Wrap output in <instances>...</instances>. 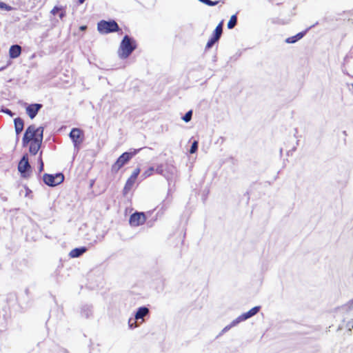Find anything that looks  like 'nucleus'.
Masks as SVG:
<instances>
[{
	"instance_id": "f257e3e1",
	"label": "nucleus",
	"mask_w": 353,
	"mask_h": 353,
	"mask_svg": "<svg viewBox=\"0 0 353 353\" xmlns=\"http://www.w3.org/2000/svg\"><path fill=\"white\" fill-rule=\"evenodd\" d=\"M43 129L42 127L29 126L23 138V145H29L31 154H36L39 151L43 139Z\"/></svg>"
},
{
	"instance_id": "f03ea898",
	"label": "nucleus",
	"mask_w": 353,
	"mask_h": 353,
	"mask_svg": "<svg viewBox=\"0 0 353 353\" xmlns=\"http://www.w3.org/2000/svg\"><path fill=\"white\" fill-rule=\"evenodd\" d=\"M136 48V43L128 36H125L122 39L117 51L118 57L124 59L128 58L132 51Z\"/></svg>"
},
{
	"instance_id": "7ed1b4c3",
	"label": "nucleus",
	"mask_w": 353,
	"mask_h": 353,
	"mask_svg": "<svg viewBox=\"0 0 353 353\" xmlns=\"http://www.w3.org/2000/svg\"><path fill=\"white\" fill-rule=\"evenodd\" d=\"M118 30L119 26L114 21L101 20L97 23V30L102 34L115 32Z\"/></svg>"
},
{
	"instance_id": "20e7f679",
	"label": "nucleus",
	"mask_w": 353,
	"mask_h": 353,
	"mask_svg": "<svg viewBox=\"0 0 353 353\" xmlns=\"http://www.w3.org/2000/svg\"><path fill=\"white\" fill-rule=\"evenodd\" d=\"M43 179L47 185L53 187L61 184L64 180V176L62 173L44 174Z\"/></svg>"
},
{
	"instance_id": "39448f33",
	"label": "nucleus",
	"mask_w": 353,
	"mask_h": 353,
	"mask_svg": "<svg viewBox=\"0 0 353 353\" xmlns=\"http://www.w3.org/2000/svg\"><path fill=\"white\" fill-rule=\"evenodd\" d=\"M136 154L133 152H124L117 159L112 166V170L117 172Z\"/></svg>"
},
{
	"instance_id": "423d86ee",
	"label": "nucleus",
	"mask_w": 353,
	"mask_h": 353,
	"mask_svg": "<svg viewBox=\"0 0 353 353\" xmlns=\"http://www.w3.org/2000/svg\"><path fill=\"white\" fill-rule=\"evenodd\" d=\"M18 171L23 177H28L31 172V167L26 155L23 156L18 165Z\"/></svg>"
},
{
	"instance_id": "0eeeda50",
	"label": "nucleus",
	"mask_w": 353,
	"mask_h": 353,
	"mask_svg": "<svg viewBox=\"0 0 353 353\" xmlns=\"http://www.w3.org/2000/svg\"><path fill=\"white\" fill-rule=\"evenodd\" d=\"M145 221V216L143 212H134L129 219V223L131 227H138L143 225Z\"/></svg>"
},
{
	"instance_id": "6e6552de",
	"label": "nucleus",
	"mask_w": 353,
	"mask_h": 353,
	"mask_svg": "<svg viewBox=\"0 0 353 353\" xmlns=\"http://www.w3.org/2000/svg\"><path fill=\"white\" fill-rule=\"evenodd\" d=\"M260 310V306H256L250 309L248 312L242 314L240 315L237 319H236L234 321H233L231 323V326H234L239 323L241 321H245L253 316H254L256 314L259 312Z\"/></svg>"
},
{
	"instance_id": "1a4fd4ad",
	"label": "nucleus",
	"mask_w": 353,
	"mask_h": 353,
	"mask_svg": "<svg viewBox=\"0 0 353 353\" xmlns=\"http://www.w3.org/2000/svg\"><path fill=\"white\" fill-rule=\"evenodd\" d=\"M70 137L72 139L74 146L78 148L83 140L81 131L78 128H73L70 133Z\"/></svg>"
},
{
	"instance_id": "9d476101",
	"label": "nucleus",
	"mask_w": 353,
	"mask_h": 353,
	"mask_svg": "<svg viewBox=\"0 0 353 353\" xmlns=\"http://www.w3.org/2000/svg\"><path fill=\"white\" fill-rule=\"evenodd\" d=\"M41 108V105L39 103L30 104L27 106L26 111L29 117L32 119L35 117Z\"/></svg>"
},
{
	"instance_id": "9b49d317",
	"label": "nucleus",
	"mask_w": 353,
	"mask_h": 353,
	"mask_svg": "<svg viewBox=\"0 0 353 353\" xmlns=\"http://www.w3.org/2000/svg\"><path fill=\"white\" fill-rule=\"evenodd\" d=\"M21 52V48L18 45L12 46L9 50V55L11 58L14 59L18 57Z\"/></svg>"
},
{
	"instance_id": "f8f14e48",
	"label": "nucleus",
	"mask_w": 353,
	"mask_h": 353,
	"mask_svg": "<svg viewBox=\"0 0 353 353\" xmlns=\"http://www.w3.org/2000/svg\"><path fill=\"white\" fill-rule=\"evenodd\" d=\"M139 172H140L139 168H137L134 169V170L132 172V173L130 175V176L129 177V179L127 180L126 186L131 187L132 185V184L135 182Z\"/></svg>"
},
{
	"instance_id": "ddd939ff",
	"label": "nucleus",
	"mask_w": 353,
	"mask_h": 353,
	"mask_svg": "<svg viewBox=\"0 0 353 353\" xmlns=\"http://www.w3.org/2000/svg\"><path fill=\"white\" fill-rule=\"evenodd\" d=\"M85 250L86 249L84 247L77 248L69 252V256L71 258H77L83 254Z\"/></svg>"
},
{
	"instance_id": "4468645a",
	"label": "nucleus",
	"mask_w": 353,
	"mask_h": 353,
	"mask_svg": "<svg viewBox=\"0 0 353 353\" xmlns=\"http://www.w3.org/2000/svg\"><path fill=\"white\" fill-rule=\"evenodd\" d=\"M14 129L17 134L21 133L23 129V122L19 118H16L14 120Z\"/></svg>"
},
{
	"instance_id": "2eb2a0df",
	"label": "nucleus",
	"mask_w": 353,
	"mask_h": 353,
	"mask_svg": "<svg viewBox=\"0 0 353 353\" xmlns=\"http://www.w3.org/2000/svg\"><path fill=\"white\" fill-rule=\"evenodd\" d=\"M149 312V310L145 307H141L139 308L138 311L135 314V319L138 320L139 319L143 318L146 316Z\"/></svg>"
},
{
	"instance_id": "dca6fc26",
	"label": "nucleus",
	"mask_w": 353,
	"mask_h": 353,
	"mask_svg": "<svg viewBox=\"0 0 353 353\" xmlns=\"http://www.w3.org/2000/svg\"><path fill=\"white\" fill-rule=\"evenodd\" d=\"M304 35V32H299L296 34V35H294L292 37H288L285 39V42L287 43H294L296 42L297 41L300 40Z\"/></svg>"
},
{
	"instance_id": "f3484780",
	"label": "nucleus",
	"mask_w": 353,
	"mask_h": 353,
	"mask_svg": "<svg viewBox=\"0 0 353 353\" xmlns=\"http://www.w3.org/2000/svg\"><path fill=\"white\" fill-rule=\"evenodd\" d=\"M236 23V17L235 14H233L230 17L229 21L228 22L227 26L229 29H231L234 27Z\"/></svg>"
},
{
	"instance_id": "a211bd4d",
	"label": "nucleus",
	"mask_w": 353,
	"mask_h": 353,
	"mask_svg": "<svg viewBox=\"0 0 353 353\" xmlns=\"http://www.w3.org/2000/svg\"><path fill=\"white\" fill-rule=\"evenodd\" d=\"M222 33V23L221 22L215 28L213 37L219 39Z\"/></svg>"
},
{
	"instance_id": "6ab92c4d",
	"label": "nucleus",
	"mask_w": 353,
	"mask_h": 353,
	"mask_svg": "<svg viewBox=\"0 0 353 353\" xmlns=\"http://www.w3.org/2000/svg\"><path fill=\"white\" fill-rule=\"evenodd\" d=\"M191 118H192V111L190 110L184 115V117L182 118V119H183V121H184L185 122L187 123L191 120Z\"/></svg>"
},
{
	"instance_id": "aec40b11",
	"label": "nucleus",
	"mask_w": 353,
	"mask_h": 353,
	"mask_svg": "<svg viewBox=\"0 0 353 353\" xmlns=\"http://www.w3.org/2000/svg\"><path fill=\"white\" fill-rule=\"evenodd\" d=\"M199 1L208 5V6H215L218 3V1H212L210 0H199Z\"/></svg>"
},
{
	"instance_id": "412c9836",
	"label": "nucleus",
	"mask_w": 353,
	"mask_h": 353,
	"mask_svg": "<svg viewBox=\"0 0 353 353\" xmlns=\"http://www.w3.org/2000/svg\"><path fill=\"white\" fill-rule=\"evenodd\" d=\"M218 39H219L216 37H212L207 43L206 47L208 48H210L216 41H218Z\"/></svg>"
},
{
	"instance_id": "4be33fe9",
	"label": "nucleus",
	"mask_w": 353,
	"mask_h": 353,
	"mask_svg": "<svg viewBox=\"0 0 353 353\" xmlns=\"http://www.w3.org/2000/svg\"><path fill=\"white\" fill-rule=\"evenodd\" d=\"M197 142L196 141H194L192 144V146L190 149V152L191 154H194V152H196V150H197Z\"/></svg>"
},
{
	"instance_id": "5701e85b",
	"label": "nucleus",
	"mask_w": 353,
	"mask_h": 353,
	"mask_svg": "<svg viewBox=\"0 0 353 353\" xmlns=\"http://www.w3.org/2000/svg\"><path fill=\"white\" fill-rule=\"evenodd\" d=\"M61 10V7H59V6H54L52 10H51V13L53 14V15H55L56 14L59 13L60 11Z\"/></svg>"
},
{
	"instance_id": "b1692460",
	"label": "nucleus",
	"mask_w": 353,
	"mask_h": 353,
	"mask_svg": "<svg viewBox=\"0 0 353 353\" xmlns=\"http://www.w3.org/2000/svg\"><path fill=\"white\" fill-rule=\"evenodd\" d=\"M153 172V168H150L149 169H148L146 171H145L143 173V175L144 176V177H147L148 176H150Z\"/></svg>"
},
{
	"instance_id": "393cba45",
	"label": "nucleus",
	"mask_w": 353,
	"mask_h": 353,
	"mask_svg": "<svg viewBox=\"0 0 353 353\" xmlns=\"http://www.w3.org/2000/svg\"><path fill=\"white\" fill-rule=\"evenodd\" d=\"M0 9H4V10H10L11 8L10 6H7L3 2H1L0 1Z\"/></svg>"
},
{
	"instance_id": "a878e982",
	"label": "nucleus",
	"mask_w": 353,
	"mask_h": 353,
	"mask_svg": "<svg viewBox=\"0 0 353 353\" xmlns=\"http://www.w3.org/2000/svg\"><path fill=\"white\" fill-rule=\"evenodd\" d=\"M60 19H62L65 16V12L61 8V10L59 12Z\"/></svg>"
},
{
	"instance_id": "bb28decb",
	"label": "nucleus",
	"mask_w": 353,
	"mask_h": 353,
	"mask_svg": "<svg viewBox=\"0 0 353 353\" xmlns=\"http://www.w3.org/2000/svg\"><path fill=\"white\" fill-rule=\"evenodd\" d=\"M39 162H40V168L39 170L41 171L43 170V162L41 158H39Z\"/></svg>"
},
{
	"instance_id": "cd10ccee",
	"label": "nucleus",
	"mask_w": 353,
	"mask_h": 353,
	"mask_svg": "<svg viewBox=\"0 0 353 353\" xmlns=\"http://www.w3.org/2000/svg\"><path fill=\"white\" fill-rule=\"evenodd\" d=\"M131 321H132V320H131V319H130V321H129V324H130V327H133V324H134V323H131ZM135 323H136L134 322V324H135Z\"/></svg>"
},
{
	"instance_id": "c85d7f7f",
	"label": "nucleus",
	"mask_w": 353,
	"mask_h": 353,
	"mask_svg": "<svg viewBox=\"0 0 353 353\" xmlns=\"http://www.w3.org/2000/svg\"><path fill=\"white\" fill-rule=\"evenodd\" d=\"M30 192V190L28 188H26V194H28Z\"/></svg>"
},
{
	"instance_id": "c756f323",
	"label": "nucleus",
	"mask_w": 353,
	"mask_h": 353,
	"mask_svg": "<svg viewBox=\"0 0 353 353\" xmlns=\"http://www.w3.org/2000/svg\"><path fill=\"white\" fill-rule=\"evenodd\" d=\"M5 112H6L7 114H9L10 115H12L9 110H6Z\"/></svg>"
},
{
	"instance_id": "7c9ffc66",
	"label": "nucleus",
	"mask_w": 353,
	"mask_h": 353,
	"mask_svg": "<svg viewBox=\"0 0 353 353\" xmlns=\"http://www.w3.org/2000/svg\"><path fill=\"white\" fill-rule=\"evenodd\" d=\"M81 30H84V29H85V27H84V26H82V27H81Z\"/></svg>"
},
{
	"instance_id": "2f4dec72",
	"label": "nucleus",
	"mask_w": 353,
	"mask_h": 353,
	"mask_svg": "<svg viewBox=\"0 0 353 353\" xmlns=\"http://www.w3.org/2000/svg\"><path fill=\"white\" fill-rule=\"evenodd\" d=\"M85 0H79L80 3H83Z\"/></svg>"
}]
</instances>
